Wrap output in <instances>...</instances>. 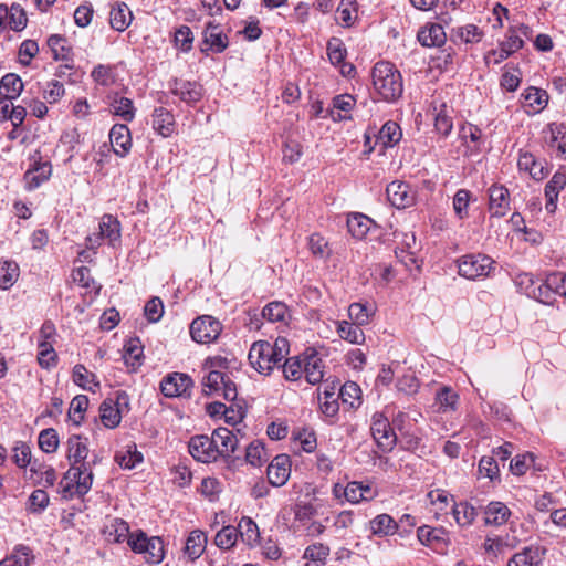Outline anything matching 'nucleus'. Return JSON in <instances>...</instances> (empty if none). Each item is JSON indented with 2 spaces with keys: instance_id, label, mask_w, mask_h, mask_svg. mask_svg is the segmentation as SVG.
Returning <instances> with one entry per match:
<instances>
[{
  "instance_id": "nucleus-1",
  "label": "nucleus",
  "mask_w": 566,
  "mask_h": 566,
  "mask_svg": "<svg viewBox=\"0 0 566 566\" xmlns=\"http://www.w3.org/2000/svg\"><path fill=\"white\" fill-rule=\"evenodd\" d=\"M373 85L377 94L386 102L398 101L403 92L402 76L389 62H378L373 69Z\"/></svg>"
},
{
  "instance_id": "nucleus-2",
  "label": "nucleus",
  "mask_w": 566,
  "mask_h": 566,
  "mask_svg": "<svg viewBox=\"0 0 566 566\" xmlns=\"http://www.w3.org/2000/svg\"><path fill=\"white\" fill-rule=\"evenodd\" d=\"M128 545L133 552L142 554L150 564H159L164 559V543L158 536L148 537L143 531L132 533Z\"/></svg>"
},
{
  "instance_id": "nucleus-3",
  "label": "nucleus",
  "mask_w": 566,
  "mask_h": 566,
  "mask_svg": "<svg viewBox=\"0 0 566 566\" xmlns=\"http://www.w3.org/2000/svg\"><path fill=\"white\" fill-rule=\"evenodd\" d=\"M495 261L486 254H467L458 261L459 274L469 280L489 276Z\"/></svg>"
},
{
  "instance_id": "nucleus-4",
  "label": "nucleus",
  "mask_w": 566,
  "mask_h": 566,
  "mask_svg": "<svg viewBox=\"0 0 566 566\" xmlns=\"http://www.w3.org/2000/svg\"><path fill=\"white\" fill-rule=\"evenodd\" d=\"M249 361L251 366L262 375H270L275 367H280L281 363L276 359L270 342H254L249 352Z\"/></svg>"
},
{
  "instance_id": "nucleus-5",
  "label": "nucleus",
  "mask_w": 566,
  "mask_h": 566,
  "mask_svg": "<svg viewBox=\"0 0 566 566\" xmlns=\"http://www.w3.org/2000/svg\"><path fill=\"white\" fill-rule=\"evenodd\" d=\"M222 331L221 323L210 315H203L190 325V334L195 342L209 344L218 338Z\"/></svg>"
},
{
  "instance_id": "nucleus-6",
  "label": "nucleus",
  "mask_w": 566,
  "mask_h": 566,
  "mask_svg": "<svg viewBox=\"0 0 566 566\" xmlns=\"http://www.w3.org/2000/svg\"><path fill=\"white\" fill-rule=\"evenodd\" d=\"M188 448L193 459L202 463L214 462L219 458L217 444L212 436H195L190 439Z\"/></svg>"
},
{
  "instance_id": "nucleus-7",
  "label": "nucleus",
  "mask_w": 566,
  "mask_h": 566,
  "mask_svg": "<svg viewBox=\"0 0 566 566\" xmlns=\"http://www.w3.org/2000/svg\"><path fill=\"white\" fill-rule=\"evenodd\" d=\"M370 430L377 446L382 451H390L394 449L397 436L389 421L381 413H375L373 416Z\"/></svg>"
},
{
  "instance_id": "nucleus-8",
  "label": "nucleus",
  "mask_w": 566,
  "mask_h": 566,
  "mask_svg": "<svg viewBox=\"0 0 566 566\" xmlns=\"http://www.w3.org/2000/svg\"><path fill=\"white\" fill-rule=\"evenodd\" d=\"M120 406H128V396L124 391L117 394L116 401L106 399L102 402L99 407L101 420L106 428L114 429L120 423Z\"/></svg>"
},
{
  "instance_id": "nucleus-9",
  "label": "nucleus",
  "mask_w": 566,
  "mask_h": 566,
  "mask_svg": "<svg viewBox=\"0 0 566 566\" xmlns=\"http://www.w3.org/2000/svg\"><path fill=\"white\" fill-rule=\"evenodd\" d=\"M192 386L193 381L187 374L172 373L161 380L160 390L169 398L181 397L189 396Z\"/></svg>"
},
{
  "instance_id": "nucleus-10",
  "label": "nucleus",
  "mask_w": 566,
  "mask_h": 566,
  "mask_svg": "<svg viewBox=\"0 0 566 566\" xmlns=\"http://www.w3.org/2000/svg\"><path fill=\"white\" fill-rule=\"evenodd\" d=\"M386 192L389 202L398 209L412 206L416 199V192L411 189L410 185L400 180L390 182L387 186Z\"/></svg>"
},
{
  "instance_id": "nucleus-11",
  "label": "nucleus",
  "mask_w": 566,
  "mask_h": 566,
  "mask_svg": "<svg viewBox=\"0 0 566 566\" xmlns=\"http://www.w3.org/2000/svg\"><path fill=\"white\" fill-rule=\"evenodd\" d=\"M67 447V460L70 461V468L76 464H95L96 460L87 461L90 453L88 439L78 434H72L66 442Z\"/></svg>"
},
{
  "instance_id": "nucleus-12",
  "label": "nucleus",
  "mask_w": 566,
  "mask_h": 566,
  "mask_svg": "<svg viewBox=\"0 0 566 566\" xmlns=\"http://www.w3.org/2000/svg\"><path fill=\"white\" fill-rule=\"evenodd\" d=\"M94 464H76L70 468L64 475V479L75 481V492L77 495L83 496L92 488L93 484V471Z\"/></svg>"
},
{
  "instance_id": "nucleus-13",
  "label": "nucleus",
  "mask_w": 566,
  "mask_h": 566,
  "mask_svg": "<svg viewBox=\"0 0 566 566\" xmlns=\"http://www.w3.org/2000/svg\"><path fill=\"white\" fill-rule=\"evenodd\" d=\"M291 473V461L289 455H276L268 467L266 474L269 483L273 486L284 485Z\"/></svg>"
},
{
  "instance_id": "nucleus-14",
  "label": "nucleus",
  "mask_w": 566,
  "mask_h": 566,
  "mask_svg": "<svg viewBox=\"0 0 566 566\" xmlns=\"http://www.w3.org/2000/svg\"><path fill=\"white\" fill-rule=\"evenodd\" d=\"M510 210V193L502 185L489 188V211L492 217L502 218Z\"/></svg>"
},
{
  "instance_id": "nucleus-15",
  "label": "nucleus",
  "mask_w": 566,
  "mask_h": 566,
  "mask_svg": "<svg viewBox=\"0 0 566 566\" xmlns=\"http://www.w3.org/2000/svg\"><path fill=\"white\" fill-rule=\"evenodd\" d=\"M202 45V52L210 50L214 53H221L229 45L228 36L223 34L218 24L209 21L203 31Z\"/></svg>"
},
{
  "instance_id": "nucleus-16",
  "label": "nucleus",
  "mask_w": 566,
  "mask_h": 566,
  "mask_svg": "<svg viewBox=\"0 0 566 566\" xmlns=\"http://www.w3.org/2000/svg\"><path fill=\"white\" fill-rule=\"evenodd\" d=\"M169 90L187 104H193L202 97V87L197 82L175 78L169 83Z\"/></svg>"
},
{
  "instance_id": "nucleus-17",
  "label": "nucleus",
  "mask_w": 566,
  "mask_h": 566,
  "mask_svg": "<svg viewBox=\"0 0 566 566\" xmlns=\"http://www.w3.org/2000/svg\"><path fill=\"white\" fill-rule=\"evenodd\" d=\"M543 303H551V294L566 297V273L554 272L547 275L543 285L538 287Z\"/></svg>"
},
{
  "instance_id": "nucleus-18",
  "label": "nucleus",
  "mask_w": 566,
  "mask_h": 566,
  "mask_svg": "<svg viewBox=\"0 0 566 566\" xmlns=\"http://www.w3.org/2000/svg\"><path fill=\"white\" fill-rule=\"evenodd\" d=\"M303 375L311 385L319 384L324 377V364L318 354L311 349L304 353Z\"/></svg>"
},
{
  "instance_id": "nucleus-19",
  "label": "nucleus",
  "mask_w": 566,
  "mask_h": 566,
  "mask_svg": "<svg viewBox=\"0 0 566 566\" xmlns=\"http://www.w3.org/2000/svg\"><path fill=\"white\" fill-rule=\"evenodd\" d=\"M109 140L116 155L124 157L132 147V137L128 127L124 124H116L109 132Z\"/></svg>"
},
{
  "instance_id": "nucleus-20",
  "label": "nucleus",
  "mask_w": 566,
  "mask_h": 566,
  "mask_svg": "<svg viewBox=\"0 0 566 566\" xmlns=\"http://www.w3.org/2000/svg\"><path fill=\"white\" fill-rule=\"evenodd\" d=\"M212 439L216 441L217 449L219 452V458H230L231 454L235 451L238 446L237 436L230 431L228 428H217L212 432Z\"/></svg>"
},
{
  "instance_id": "nucleus-21",
  "label": "nucleus",
  "mask_w": 566,
  "mask_h": 566,
  "mask_svg": "<svg viewBox=\"0 0 566 566\" xmlns=\"http://www.w3.org/2000/svg\"><path fill=\"white\" fill-rule=\"evenodd\" d=\"M52 174V166L49 161L34 163L32 168H29L24 175L27 187L33 190L46 181Z\"/></svg>"
},
{
  "instance_id": "nucleus-22",
  "label": "nucleus",
  "mask_w": 566,
  "mask_h": 566,
  "mask_svg": "<svg viewBox=\"0 0 566 566\" xmlns=\"http://www.w3.org/2000/svg\"><path fill=\"white\" fill-rule=\"evenodd\" d=\"M523 105L526 108L527 113H538L545 108L548 103V94L546 91L537 88V87H528L522 94Z\"/></svg>"
},
{
  "instance_id": "nucleus-23",
  "label": "nucleus",
  "mask_w": 566,
  "mask_h": 566,
  "mask_svg": "<svg viewBox=\"0 0 566 566\" xmlns=\"http://www.w3.org/2000/svg\"><path fill=\"white\" fill-rule=\"evenodd\" d=\"M545 549L538 546H527L512 556L507 566H534L542 562Z\"/></svg>"
},
{
  "instance_id": "nucleus-24",
  "label": "nucleus",
  "mask_w": 566,
  "mask_h": 566,
  "mask_svg": "<svg viewBox=\"0 0 566 566\" xmlns=\"http://www.w3.org/2000/svg\"><path fill=\"white\" fill-rule=\"evenodd\" d=\"M133 20V13L124 2L115 3L109 12L111 27L116 31L126 30Z\"/></svg>"
},
{
  "instance_id": "nucleus-25",
  "label": "nucleus",
  "mask_w": 566,
  "mask_h": 566,
  "mask_svg": "<svg viewBox=\"0 0 566 566\" xmlns=\"http://www.w3.org/2000/svg\"><path fill=\"white\" fill-rule=\"evenodd\" d=\"M418 41L423 46H441L446 42V32L440 24H430L418 32Z\"/></svg>"
},
{
  "instance_id": "nucleus-26",
  "label": "nucleus",
  "mask_w": 566,
  "mask_h": 566,
  "mask_svg": "<svg viewBox=\"0 0 566 566\" xmlns=\"http://www.w3.org/2000/svg\"><path fill=\"white\" fill-rule=\"evenodd\" d=\"M99 234L115 247L120 239V223L112 214H104L99 222Z\"/></svg>"
},
{
  "instance_id": "nucleus-27",
  "label": "nucleus",
  "mask_w": 566,
  "mask_h": 566,
  "mask_svg": "<svg viewBox=\"0 0 566 566\" xmlns=\"http://www.w3.org/2000/svg\"><path fill=\"white\" fill-rule=\"evenodd\" d=\"M174 115L164 107L156 108L153 114V127L161 136L168 137L174 130Z\"/></svg>"
},
{
  "instance_id": "nucleus-28",
  "label": "nucleus",
  "mask_w": 566,
  "mask_h": 566,
  "mask_svg": "<svg viewBox=\"0 0 566 566\" xmlns=\"http://www.w3.org/2000/svg\"><path fill=\"white\" fill-rule=\"evenodd\" d=\"M485 523L500 526L506 523L511 515L510 509L502 502H490L484 511Z\"/></svg>"
},
{
  "instance_id": "nucleus-29",
  "label": "nucleus",
  "mask_w": 566,
  "mask_h": 566,
  "mask_svg": "<svg viewBox=\"0 0 566 566\" xmlns=\"http://www.w3.org/2000/svg\"><path fill=\"white\" fill-rule=\"evenodd\" d=\"M207 545V536L203 532L196 530L192 531L185 545V554L191 559L196 560L205 552Z\"/></svg>"
},
{
  "instance_id": "nucleus-30",
  "label": "nucleus",
  "mask_w": 566,
  "mask_h": 566,
  "mask_svg": "<svg viewBox=\"0 0 566 566\" xmlns=\"http://www.w3.org/2000/svg\"><path fill=\"white\" fill-rule=\"evenodd\" d=\"M23 91V82L17 74L8 73L0 81V95L15 99Z\"/></svg>"
},
{
  "instance_id": "nucleus-31",
  "label": "nucleus",
  "mask_w": 566,
  "mask_h": 566,
  "mask_svg": "<svg viewBox=\"0 0 566 566\" xmlns=\"http://www.w3.org/2000/svg\"><path fill=\"white\" fill-rule=\"evenodd\" d=\"M238 536L249 546H254L259 543L260 532L256 523L248 516H243L237 527Z\"/></svg>"
},
{
  "instance_id": "nucleus-32",
  "label": "nucleus",
  "mask_w": 566,
  "mask_h": 566,
  "mask_svg": "<svg viewBox=\"0 0 566 566\" xmlns=\"http://www.w3.org/2000/svg\"><path fill=\"white\" fill-rule=\"evenodd\" d=\"M13 566H31L35 559L32 549L23 544L15 545L12 552L4 557Z\"/></svg>"
},
{
  "instance_id": "nucleus-33",
  "label": "nucleus",
  "mask_w": 566,
  "mask_h": 566,
  "mask_svg": "<svg viewBox=\"0 0 566 566\" xmlns=\"http://www.w3.org/2000/svg\"><path fill=\"white\" fill-rule=\"evenodd\" d=\"M20 269L14 261L0 262V289L9 290L19 279Z\"/></svg>"
},
{
  "instance_id": "nucleus-34",
  "label": "nucleus",
  "mask_w": 566,
  "mask_h": 566,
  "mask_svg": "<svg viewBox=\"0 0 566 566\" xmlns=\"http://www.w3.org/2000/svg\"><path fill=\"white\" fill-rule=\"evenodd\" d=\"M337 333L342 339L352 344H361L365 340V335L360 326L347 321L338 322Z\"/></svg>"
},
{
  "instance_id": "nucleus-35",
  "label": "nucleus",
  "mask_w": 566,
  "mask_h": 566,
  "mask_svg": "<svg viewBox=\"0 0 566 566\" xmlns=\"http://www.w3.org/2000/svg\"><path fill=\"white\" fill-rule=\"evenodd\" d=\"M452 514L458 525L464 527L471 525L476 515V510L468 502L455 503L452 507Z\"/></svg>"
},
{
  "instance_id": "nucleus-36",
  "label": "nucleus",
  "mask_w": 566,
  "mask_h": 566,
  "mask_svg": "<svg viewBox=\"0 0 566 566\" xmlns=\"http://www.w3.org/2000/svg\"><path fill=\"white\" fill-rule=\"evenodd\" d=\"M105 534L108 541H113L115 543H122L127 538L129 539V525L126 521L120 518L113 520L106 527Z\"/></svg>"
},
{
  "instance_id": "nucleus-37",
  "label": "nucleus",
  "mask_w": 566,
  "mask_h": 566,
  "mask_svg": "<svg viewBox=\"0 0 566 566\" xmlns=\"http://www.w3.org/2000/svg\"><path fill=\"white\" fill-rule=\"evenodd\" d=\"M355 102L356 101H355L354 96H352L350 94H342V95L335 96L333 98V108L334 109L329 111V116L335 122L349 118V116L342 115L339 112H335V109L348 113L353 109Z\"/></svg>"
},
{
  "instance_id": "nucleus-38",
  "label": "nucleus",
  "mask_w": 566,
  "mask_h": 566,
  "mask_svg": "<svg viewBox=\"0 0 566 566\" xmlns=\"http://www.w3.org/2000/svg\"><path fill=\"white\" fill-rule=\"evenodd\" d=\"M95 375L88 371L83 365H76L73 368V380L74 382L85 390L95 391L99 387V382L96 381Z\"/></svg>"
},
{
  "instance_id": "nucleus-39",
  "label": "nucleus",
  "mask_w": 566,
  "mask_h": 566,
  "mask_svg": "<svg viewBox=\"0 0 566 566\" xmlns=\"http://www.w3.org/2000/svg\"><path fill=\"white\" fill-rule=\"evenodd\" d=\"M48 45L51 49L55 60H62L66 62L72 60V50L69 46L65 38L53 34L48 39Z\"/></svg>"
},
{
  "instance_id": "nucleus-40",
  "label": "nucleus",
  "mask_w": 566,
  "mask_h": 566,
  "mask_svg": "<svg viewBox=\"0 0 566 566\" xmlns=\"http://www.w3.org/2000/svg\"><path fill=\"white\" fill-rule=\"evenodd\" d=\"M401 137L402 133L400 126L391 120L385 123L378 134V139L385 147H392Z\"/></svg>"
},
{
  "instance_id": "nucleus-41",
  "label": "nucleus",
  "mask_w": 566,
  "mask_h": 566,
  "mask_svg": "<svg viewBox=\"0 0 566 566\" xmlns=\"http://www.w3.org/2000/svg\"><path fill=\"white\" fill-rule=\"evenodd\" d=\"M226 374L218 370H210L202 378V392L206 396L218 395L224 385Z\"/></svg>"
},
{
  "instance_id": "nucleus-42",
  "label": "nucleus",
  "mask_w": 566,
  "mask_h": 566,
  "mask_svg": "<svg viewBox=\"0 0 566 566\" xmlns=\"http://www.w3.org/2000/svg\"><path fill=\"white\" fill-rule=\"evenodd\" d=\"M566 186V175L564 172L557 171L553 175L552 179L545 187V195L548 198V203L546 205V209L553 211L554 210V199L557 198L558 192L564 189Z\"/></svg>"
},
{
  "instance_id": "nucleus-43",
  "label": "nucleus",
  "mask_w": 566,
  "mask_h": 566,
  "mask_svg": "<svg viewBox=\"0 0 566 566\" xmlns=\"http://www.w3.org/2000/svg\"><path fill=\"white\" fill-rule=\"evenodd\" d=\"M262 315L269 322L286 323L291 317L287 306L279 301L269 303L262 311Z\"/></svg>"
},
{
  "instance_id": "nucleus-44",
  "label": "nucleus",
  "mask_w": 566,
  "mask_h": 566,
  "mask_svg": "<svg viewBox=\"0 0 566 566\" xmlns=\"http://www.w3.org/2000/svg\"><path fill=\"white\" fill-rule=\"evenodd\" d=\"M10 13H8L7 28L12 31H22L28 23V17L24 9L19 3H12L9 7Z\"/></svg>"
},
{
  "instance_id": "nucleus-45",
  "label": "nucleus",
  "mask_w": 566,
  "mask_h": 566,
  "mask_svg": "<svg viewBox=\"0 0 566 566\" xmlns=\"http://www.w3.org/2000/svg\"><path fill=\"white\" fill-rule=\"evenodd\" d=\"M282 368L286 380H298L303 376L304 371V353L300 356L285 359Z\"/></svg>"
},
{
  "instance_id": "nucleus-46",
  "label": "nucleus",
  "mask_w": 566,
  "mask_h": 566,
  "mask_svg": "<svg viewBox=\"0 0 566 566\" xmlns=\"http://www.w3.org/2000/svg\"><path fill=\"white\" fill-rule=\"evenodd\" d=\"M143 347L138 339H129L125 345L124 360L132 369H136L142 365Z\"/></svg>"
},
{
  "instance_id": "nucleus-47",
  "label": "nucleus",
  "mask_w": 566,
  "mask_h": 566,
  "mask_svg": "<svg viewBox=\"0 0 566 566\" xmlns=\"http://www.w3.org/2000/svg\"><path fill=\"white\" fill-rule=\"evenodd\" d=\"M112 112L124 120L130 122L135 116V108L132 99L116 95L111 103Z\"/></svg>"
},
{
  "instance_id": "nucleus-48",
  "label": "nucleus",
  "mask_w": 566,
  "mask_h": 566,
  "mask_svg": "<svg viewBox=\"0 0 566 566\" xmlns=\"http://www.w3.org/2000/svg\"><path fill=\"white\" fill-rule=\"evenodd\" d=\"M483 32L474 24H467L452 29V38L464 43H478L482 40Z\"/></svg>"
},
{
  "instance_id": "nucleus-49",
  "label": "nucleus",
  "mask_w": 566,
  "mask_h": 566,
  "mask_svg": "<svg viewBox=\"0 0 566 566\" xmlns=\"http://www.w3.org/2000/svg\"><path fill=\"white\" fill-rule=\"evenodd\" d=\"M370 528L375 535H389L395 533L397 523L390 515L380 514L370 521Z\"/></svg>"
},
{
  "instance_id": "nucleus-50",
  "label": "nucleus",
  "mask_w": 566,
  "mask_h": 566,
  "mask_svg": "<svg viewBox=\"0 0 566 566\" xmlns=\"http://www.w3.org/2000/svg\"><path fill=\"white\" fill-rule=\"evenodd\" d=\"M548 130L551 133L549 145L556 148L566 158V126L563 124H549Z\"/></svg>"
},
{
  "instance_id": "nucleus-51",
  "label": "nucleus",
  "mask_w": 566,
  "mask_h": 566,
  "mask_svg": "<svg viewBox=\"0 0 566 566\" xmlns=\"http://www.w3.org/2000/svg\"><path fill=\"white\" fill-rule=\"evenodd\" d=\"M373 313V308L363 303H353L348 307L349 318L359 326L367 325Z\"/></svg>"
},
{
  "instance_id": "nucleus-52",
  "label": "nucleus",
  "mask_w": 566,
  "mask_h": 566,
  "mask_svg": "<svg viewBox=\"0 0 566 566\" xmlns=\"http://www.w3.org/2000/svg\"><path fill=\"white\" fill-rule=\"evenodd\" d=\"M245 460L253 467H260L268 460L264 444L261 441L251 442L245 449Z\"/></svg>"
},
{
  "instance_id": "nucleus-53",
  "label": "nucleus",
  "mask_w": 566,
  "mask_h": 566,
  "mask_svg": "<svg viewBox=\"0 0 566 566\" xmlns=\"http://www.w3.org/2000/svg\"><path fill=\"white\" fill-rule=\"evenodd\" d=\"M238 541V530L228 525L222 527L214 537L216 545L221 549H230Z\"/></svg>"
},
{
  "instance_id": "nucleus-54",
  "label": "nucleus",
  "mask_w": 566,
  "mask_h": 566,
  "mask_svg": "<svg viewBox=\"0 0 566 566\" xmlns=\"http://www.w3.org/2000/svg\"><path fill=\"white\" fill-rule=\"evenodd\" d=\"M117 463L124 469H133L143 462V454L137 451L136 446H129L125 452H118L115 457Z\"/></svg>"
},
{
  "instance_id": "nucleus-55",
  "label": "nucleus",
  "mask_w": 566,
  "mask_h": 566,
  "mask_svg": "<svg viewBox=\"0 0 566 566\" xmlns=\"http://www.w3.org/2000/svg\"><path fill=\"white\" fill-rule=\"evenodd\" d=\"M360 392L361 390L356 382L348 381L340 387L338 397L344 403H348L349 407L354 408L359 405Z\"/></svg>"
},
{
  "instance_id": "nucleus-56",
  "label": "nucleus",
  "mask_w": 566,
  "mask_h": 566,
  "mask_svg": "<svg viewBox=\"0 0 566 566\" xmlns=\"http://www.w3.org/2000/svg\"><path fill=\"white\" fill-rule=\"evenodd\" d=\"M39 447L45 453H53L59 447V436L55 429L48 428L39 434Z\"/></svg>"
},
{
  "instance_id": "nucleus-57",
  "label": "nucleus",
  "mask_w": 566,
  "mask_h": 566,
  "mask_svg": "<svg viewBox=\"0 0 566 566\" xmlns=\"http://www.w3.org/2000/svg\"><path fill=\"white\" fill-rule=\"evenodd\" d=\"M418 539L423 545H432L434 543L443 542L444 531L442 528H434L423 525L417 531Z\"/></svg>"
},
{
  "instance_id": "nucleus-58",
  "label": "nucleus",
  "mask_w": 566,
  "mask_h": 566,
  "mask_svg": "<svg viewBox=\"0 0 566 566\" xmlns=\"http://www.w3.org/2000/svg\"><path fill=\"white\" fill-rule=\"evenodd\" d=\"M347 54L343 41L338 38H332L327 42V55L332 64H340Z\"/></svg>"
},
{
  "instance_id": "nucleus-59",
  "label": "nucleus",
  "mask_w": 566,
  "mask_h": 566,
  "mask_svg": "<svg viewBox=\"0 0 566 566\" xmlns=\"http://www.w3.org/2000/svg\"><path fill=\"white\" fill-rule=\"evenodd\" d=\"M38 361L43 368H50L56 364V353L51 343L41 340L39 343Z\"/></svg>"
},
{
  "instance_id": "nucleus-60",
  "label": "nucleus",
  "mask_w": 566,
  "mask_h": 566,
  "mask_svg": "<svg viewBox=\"0 0 566 566\" xmlns=\"http://www.w3.org/2000/svg\"><path fill=\"white\" fill-rule=\"evenodd\" d=\"M370 220L363 214H355L347 220L349 232L356 238H363L369 230Z\"/></svg>"
},
{
  "instance_id": "nucleus-61",
  "label": "nucleus",
  "mask_w": 566,
  "mask_h": 566,
  "mask_svg": "<svg viewBox=\"0 0 566 566\" xmlns=\"http://www.w3.org/2000/svg\"><path fill=\"white\" fill-rule=\"evenodd\" d=\"M88 398L85 395L74 397L70 405L69 416L75 424L83 420V412L87 409Z\"/></svg>"
},
{
  "instance_id": "nucleus-62",
  "label": "nucleus",
  "mask_w": 566,
  "mask_h": 566,
  "mask_svg": "<svg viewBox=\"0 0 566 566\" xmlns=\"http://www.w3.org/2000/svg\"><path fill=\"white\" fill-rule=\"evenodd\" d=\"M144 314L149 323L159 322L164 315L163 301L157 296L151 297L144 307Z\"/></svg>"
},
{
  "instance_id": "nucleus-63",
  "label": "nucleus",
  "mask_w": 566,
  "mask_h": 566,
  "mask_svg": "<svg viewBox=\"0 0 566 566\" xmlns=\"http://www.w3.org/2000/svg\"><path fill=\"white\" fill-rule=\"evenodd\" d=\"M354 0H342L337 8V19L344 27L352 25L356 19V9L354 8Z\"/></svg>"
},
{
  "instance_id": "nucleus-64",
  "label": "nucleus",
  "mask_w": 566,
  "mask_h": 566,
  "mask_svg": "<svg viewBox=\"0 0 566 566\" xmlns=\"http://www.w3.org/2000/svg\"><path fill=\"white\" fill-rule=\"evenodd\" d=\"M175 45L182 52H189L192 48L193 34L189 27L181 25L175 32Z\"/></svg>"
}]
</instances>
